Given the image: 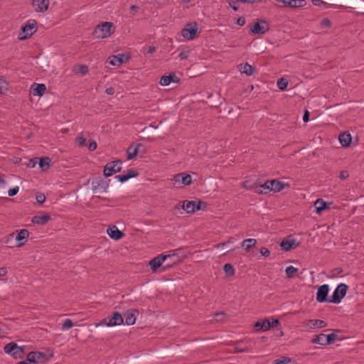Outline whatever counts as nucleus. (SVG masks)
Here are the masks:
<instances>
[{
  "mask_svg": "<svg viewBox=\"0 0 364 364\" xmlns=\"http://www.w3.org/2000/svg\"><path fill=\"white\" fill-rule=\"evenodd\" d=\"M73 321L71 319L67 318L65 320L63 323L62 324L61 329L63 331H67L73 327Z\"/></svg>",
  "mask_w": 364,
  "mask_h": 364,
  "instance_id": "obj_40",
  "label": "nucleus"
},
{
  "mask_svg": "<svg viewBox=\"0 0 364 364\" xmlns=\"http://www.w3.org/2000/svg\"><path fill=\"white\" fill-rule=\"evenodd\" d=\"M303 327L309 330L321 328L327 326V323L323 320L311 319L303 322Z\"/></svg>",
  "mask_w": 364,
  "mask_h": 364,
  "instance_id": "obj_7",
  "label": "nucleus"
},
{
  "mask_svg": "<svg viewBox=\"0 0 364 364\" xmlns=\"http://www.w3.org/2000/svg\"><path fill=\"white\" fill-rule=\"evenodd\" d=\"M257 244V240L255 239H246L242 242V247L244 248L246 251H249L251 248L255 247Z\"/></svg>",
  "mask_w": 364,
  "mask_h": 364,
  "instance_id": "obj_31",
  "label": "nucleus"
},
{
  "mask_svg": "<svg viewBox=\"0 0 364 364\" xmlns=\"http://www.w3.org/2000/svg\"><path fill=\"white\" fill-rule=\"evenodd\" d=\"M288 86V81L284 78H280L277 81V87L280 90H284Z\"/></svg>",
  "mask_w": 364,
  "mask_h": 364,
  "instance_id": "obj_39",
  "label": "nucleus"
},
{
  "mask_svg": "<svg viewBox=\"0 0 364 364\" xmlns=\"http://www.w3.org/2000/svg\"><path fill=\"white\" fill-rule=\"evenodd\" d=\"M50 159L48 157L41 158L39 161V166L42 170H46L50 166Z\"/></svg>",
  "mask_w": 364,
  "mask_h": 364,
  "instance_id": "obj_37",
  "label": "nucleus"
},
{
  "mask_svg": "<svg viewBox=\"0 0 364 364\" xmlns=\"http://www.w3.org/2000/svg\"><path fill=\"white\" fill-rule=\"evenodd\" d=\"M299 243L295 239L287 238L282 240L280 247L283 250L289 251L291 249L298 247Z\"/></svg>",
  "mask_w": 364,
  "mask_h": 364,
  "instance_id": "obj_16",
  "label": "nucleus"
},
{
  "mask_svg": "<svg viewBox=\"0 0 364 364\" xmlns=\"http://www.w3.org/2000/svg\"><path fill=\"white\" fill-rule=\"evenodd\" d=\"M328 290V285L323 284L320 286L316 293V301L320 303L328 301V299H327Z\"/></svg>",
  "mask_w": 364,
  "mask_h": 364,
  "instance_id": "obj_11",
  "label": "nucleus"
},
{
  "mask_svg": "<svg viewBox=\"0 0 364 364\" xmlns=\"http://www.w3.org/2000/svg\"><path fill=\"white\" fill-rule=\"evenodd\" d=\"M124 319L127 325H133L135 323L136 317L134 314L130 311H127L124 314Z\"/></svg>",
  "mask_w": 364,
  "mask_h": 364,
  "instance_id": "obj_34",
  "label": "nucleus"
},
{
  "mask_svg": "<svg viewBox=\"0 0 364 364\" xmlns=\"http://www.w3.org/2000/svg\"><path fill=\"white\" fill-rule=\"evenodd\" d=\"M162 256L170 257L169 259H166L163 262V271L168 270L171 267H173L174 264H178V262H179V257L176 254L162 255Z\"/></svg>",
  "mask_w": 364,
  "mask_h": 364,
  "instance_id": "obj_12",
  "label": "nucleus"
},
{
  "mask_svg": "<svg viewBox=\"0 0 364 364\" xmlns=\"http://www.w3.org/2000/svg\"><path fill=\"white\" fill-rule=\"evenodd\" d=\"M170 257L168 256H162V255H159L157 257H154L151 260L149 261V265L153 272H156L158 269H160V271H163V262L169 259Z\"/></svg>",
  "mask_w": 364,
  "mask_h": 364,
  "instance_id": "obj_8",
  "label": "nucleus"
},
{
  "mask_svg": "<svg viewBox=\"0 0 364 364\" xmlns=\"http://www.w3.org/2000/svg\"><path fill=\"white\" fill-rule=\"evenodd\" d=\"M326 345L333 343L337 339V334L333 333L326 335Z\"/></svg>",
  "mask_w": 364,
  "mask_h": 364,
  "instance_id": "obj_41",
  "label": "nucleus"
},
{
  "mask_svg": "<svg viewBox=\"0 0 364 364\" xmlns=\"http://www.w3.org/2000/svg\"><path fill=\"white\" fill-rule=\"evenodd\" d=\"M225 318V314L223 312H218L215 314V319L217 321H223Z\"/></svg>",
  "mask_w": 364,
  "mask_h": 364,
  "instance_id": "obj_42",
  "label": "nucleus"
},
{
  "mask_svg": "<svg viewBox=\"0 0 364 364\" xmlns=\"http://www.w3.org/2000/svg\"><path fill=\"white\" fill-rule=\"evenodd\" d=\"M107 235L115 240L121 239L124 236V233L120 231L116 226H112L107 230Z\"/></svg>",
  "mask_w": 364,
  "mask_h": 364,
  "instance_id": "obj_20",
  "label": "nucleus"
},
{
  "mask_svg": "<svg viewBox=\"0 0 364 364\" xmlns=\"http://www.w3.org/2000/svg\"><path fill=\"white\" fill-rule=\"evenodd\" d=\"M348 287L346 284H340L334 290L332 296L328 299V302L339 304L346 296Z\"/></svg>",
  "mask_w": 364,
  "mask_h": 364,
  "instance_id": "obj_2",
  "label": "nucleus"
},
{
  "mask_svg": "<svg viewBox=\"0 0 364 364\" xmlns=\"http://www.w3.org/2000/svg\"><path fill=\"white\" fill-rule=\"evenodd\" d=\"M229 4L230 7L232 8L235 11H237L238 9V5L237 1L232 0L231 1H230Z\"/></svg>",
  "mask_w": 364,
  "mask_h": 364,
  "instance_id": "obj_55",
  "label": "nucleus"
},
{
  "mask_svg": "<svg viewBox=\"0 0 364 364\" xmlns=\"http://www.w3.org/2000/svg\"><path fill=\"white\" fill-rule=\"evenodd\" d=\"M349 174L347 171H341L339 174V178L344 180L348 177Z\"/></svg>",
  "mask_w": 364,
  "mask_h": 364,
  "instance_id": "obj_52",
  "label": "nucleus"
},
{
  "mask_svg": "<svg viewBox=\"0 0 364 364\" xmlns=\"http://www.w3.org/2000/svg\"><path fill=\"white\" fill-rule=\"evenodd\" d=\"M279 323V321L278 319L272 318V321H270V328L275 327L278 326Z\"/></svg>",
  "mask_w": 364,
  "mask_h": 364,
  "instance_id": "obj_56",
  "label": "nucleus"
},
{
  "mask_svg": "<svg viewBox=\"0 0 364 364\" xmlns=\"http://www.w3.org/2000/svg\"><path fill=\"white\" fill-rule=\"evenodd\" d=\"M156 50V48L154 46H149L148 48V53H153Z\"/></svg>",
  "mask_w": 364,
  "mask_h": 364,
  "instance_id": "obj_61",
  "label": "nucleus"
},
{
  "mask_svg": "<svg viewBox=\"0 0 364 364\" xmlns=\"http://www.w3.org/2000/svg\"><path fill=\"white\" fill-rule=\"evenodd\" d=\"M181 176H182V173H178V174L175 175L173 177L174 182L175 183L181 182Z\"/></svg>",
  "mask_w": 364,
  "mask_h": 364,
  "instance_id": "obj_57",
  "label": "nucleus"
},
{
  "mask_svg": "<svg viewBox=\"0 0 364 364\" xmlns=\"http://www.w3.org/2000/svg\"><path fill=\"white\" fill-rule=\"evenodd\" d=\"M250 346L247 345L243 346L242 341L237 342L234 347V351L236 353L247 352L250 351Z\"/></svg>",
  "mask_w": 364,
  "mask_h": 364,
  "instance_id": "obj_32",
  "label": "nucleus"
},
{
  "mask_svg": "<svg viewBox=\"0 0 364 364\" xmlns=\"http://www.w3.org/2000/svg\"><path fill=\"white\" fill-rule=\"evenodd\" d=\"M268 30L265 21L255 23L250 28V31L254 34H264Z\"/></svg>",
  "mask_w": 364,
  "mask_h": 364,
  "instance_id": "obj_13",
  "label": "nucleus"
},
{
  "mask_svg": "<svg viewBox=\"0 0 364 364\" xmlns=\"http://www.w3.org/2000/svg\"><path fill=\"white\" fill-rule=\"evenodd\" d=\"M97 148V143L95 141L90 142L88 149L90 151H94Z\"/></svg>",
  "mask_w": 364,
  "mask_h": 364,
  "instance_id": "obj_54",
  "label": "nucleus"
},
{
  "mask_svg": "<svg viewBox=\"0 0 364 364\" xmlns=\"http://www.w3.org/2000/svg\"><path fill=\"white\" fill-rule=\"evenodd\" d=\"M223 270L225 273H234V268L230 264H225L223 266Z\"/></svg>",
  "mask_w": 364,
  "mask_h": 364,
  "instance_id": "obj_43",
  "label": "nucleus"
},
{
  "mask_svg": "<svg viewBox=\"0 0 364 364\" xmlns=\"http://www.w3.org/2000/svg\"><path fill=\"white\" fill-rule=\"evenodd\" d=\"M33 6L37 12H45L48 9L49 0H32Z\"/></svg>",
  "mask_w": 364,
  "mask_h": 364,
  "instance_id": "obj_14",
  "label": "nucleus"
},
{
  "mask_svg": "<svg viewBox=\"0 0 364 364\" xmlns=\"http://www.w3.org/2000/svg\"><path fill=\"white\" fill-rule=\"evenodd\" d=\"M312 343L319 344V345H326V335L323 333H321L319 335H316L311 340Z\"/></svg>",
  "mask_w": 364,
  "mask_h": 364,
  "instance_id": "obj_33",
  "label": "nucleus"
},
{
  "mask_svg": "<svg viewBox=\"0 0 364 364\" xmlns=\"http://www.w3.org/2000/svg\"><path fill=\"white\" fill-rule=\"evenodd\" d=\"M256 331H266L270 328V318L259 320L255 323Z\"/></svg>",
  "mask_w": 364,
  "mask_h": 364,
  "instance_id": "obj_18",
  "label": "nucleus"
},
{
  "mask_svg": "<svg viewBox=\"0 0 364 364\" xmlns=\"http://www.w3.org/2000/svg\"><path fill=\"white\" fill-rule=\"evenodd\" d=\"M238 70L242 74H245L247 76L252 75L255 71L254 68L247 63L239 65Z\"/></svg>",
  "mask_w": 364,
  "mask_h": 364,
  "instance_id": "obj_21",
  "label": "nucleus"
},
{
  "mask_svg": "<svg viewBox=\"0 0 364 364\" xmlns=\"http://www.w3.org/2000/svg\"><path fill=\"white\" fill-rule=\"evenodd\" d=\"M36 22L35 21H28L22 27L21 31L18 34V39L22 41L31 36L36 31Z\"/></svg>",
  "mask_w": 364,
  "mask_h": 364,
  "instance_id": "obj_5",
  "label": "nucleus"
},
{
  "mask_svg": "<svg viewBox=\"0 0 364 364\" xmlns=\"http://www.w3.org/2000/svg\"><path fill=\"white\" fill-rule=\"evenodd\" d=\"M327 203L323 199H317L314 202V207L317 213L320 214L326 208Z\"/></svg>",
  "mask_w": 364,
  "mask_h": 364,
  "instance_id": "obj_29",
  "label": "nucleus"
},
{
  "mask_svg": "<svg viewBox=\"0 0 364 364\" xmlns=\"http://www.w3.org/2000/svg\"><path fill=\"white\" fill-rule=\"evenodd\" d=\"M17 364H30L27 359L26 360L20 361Z\"/></svg>",
  "mask_w": 364,
  "mask_h": 364,
  "instance_id": "obj_64",
  "label": "nucleus"
},
{
  "mask_svg": "<svg viewBox=\"0 0 364 364\" xmlns=\"http://www.w3.org/2000/svg\"><path fill=\"white\" fill-rule=\"evenodd\" d=\"M198 26L196 23L193 26L192 24L186 25L181 31L182 36L187 40H193L195 38Z\"/></svg>",
  "mask_w": 364,
  "mask_h": 364,
  "instance_id": "obj_9",
  "label": "nucleus"
},
{
  "mask_svg": "<svg viewBox=\"0 0 364 364\" xmlns=\"http://www.w3.org/2000/svg\"><path fill=\"white\" fill-rule=\"evenodd\" d=\"M123 323L124 318L119 312L115 311L112 316L103 318L99 323H97L96 326L106 325L107 326H114L121 325Z\"/></svg>",
  "mask_w": 364,
  "mask_h": 364,
  "instance_id": "obj_4",
  "label": "nucleus"
},
{
  "mask_svg": "<svg viewBox=\"0 0 364 364\" xmlns=\"http://www.w3.org/2000/svg\"><path fill=\"white\" fill-rule=\"evenodd\" d=\"M36 199L38 203H43L46 200V196L43 193H37Z\"/></svg>",
  "mask_w": 364,
  "mask_h": 364,
  "instance_id": "obj_45",
  "label": "nucleus"
},
{
  "mask_svg": "<svg viewBox=\"0 0 364 364\" xmlns=\"http://www.w3.org/2000/svg\"><path fill=\"white\" fill-rule=\"evenodd\" d=\"M283 3L285 6L292 8H301L304 7L306 4L305 0H279Z\"/></svg>",
  "mask_w": 364,
  "mask_h": 364,
  "instance_id": "obj_19",
  "label": "nucleus"
},
{
  "mask_svg": "<svg viewBox=\"0 0 364 364\" xmlns=\"http://www.w3.org/2000/svg\"><path fill=\"white\" fill-rule=\"evenodd\" d=\"M29 237V232L26 229H21L18 232V234L16 237V240L17 241V247H21L25 244L28 237Z\"/></svg>",
  "mask_w": 364,
  "mask_h": 364,
  "instance_id": "obj_17",
  "label": "nucleus"
},
{
  "mask_svg": "<svg viewBox=\"0 0 364 364\" xmlns=\"http://www.w3.org/2000/svg\"><path fill=\"white\" fill-rule=\"evenodd\" d=\"M192 183V178L191 175L183 173L181 176V183L185 186H189Z\"/></svg>",
  "mask_w": 364,
  "mask_h": 364,
  "instance_id": "obj_38",
  "label": "nucleus"
},
{
  "mask_svg": "<svg viewBox=\"0 0 364 364\" xmlns=\"http://www.w3.org/2000/svg\"><path fill=\"white\" fill-rule=\"evenodd\" d=\"M270 191L279 192L284 188V183L277 180H270Z\"/></svg>",
  "mask_w": 364,
  "mask_h": 364,
  "instance_id": "obj_24",
  "label": "nucleus"
},
{
  "mask_svg": "<svg viewBox=\"0 0 364 364\" xmlns=\"http://www.w3.org/2000/svg\"><path fill=\"white\" fill-rule=\"evenodd\" d=\"M141 144H138L137 146H130L128 147L127 150V159H134L138 154V149Z\"/></svg>",
  "mask_w": 364,
  "mask_h": 364,
  "instance_id": "obj_27",
  "label": "nucleus"
},
{
  "mask_svg": "<svg viewBox=\"0 0 364 364\" xmlns=\"http://www.w3.org/2000/svg\"><path fill=\"white\" fill-rule=\"evenodd\" d=\"M114 32V26L112 22H103L98 25L95 31L94 35L97 38H106L109 37Z\"/></svg>",
  "mask_w": 364,
  "mask_h": 364,
  "instance_id": "obj_1",
  "label": "nucleus"
},
{
  "mask_svg": "<svg viewBox=\"0 0 364 364\" xmlns=\"http://www.w3.org/2000/svg\"><path fill=\"white\" fill-rule=\"evenodd\" d=\"M19 191V188L18 186H15L13 188H11L9 191H8V195L9 196H14L15 195L17 194V193Z\"/></svg>",
  "mask_w": 364,
  "mask_h": 364,
  "instance_id": "obj_49",
  "label": "nucleus"
},
{
  "mask_svg": "<svg viewBox=\"0 0 364 364\" xmlns=\"http://www.w3.org/2000/svg\"><path fill=\"white\" fill-rule=\"evenodd\" d=\"M260 253L262 255L264 256V257H267L270 254V252L268 250L267 248L266 247H262L260 249Z\"/></svg>",
  "mask_w": 364,
  "mask_h": 364,
  "instance_id": "obj_53",
  "label": "nucleus"
},
{
  "mask_svg": "<svg viewBox=\"0 0 364 364\" xmlns=\"http://www.w3.org/2000/svg\"><path fill=\"white\" fill-rule=\"evenodd\" d=\"M4 350L6 353L11 355L15 359L22 358L24 354L23 347L17 346L14 342L6 344Z\"/></svg>",
  "mask_w": 364,
  "mask_h": 364,
  "instance_id": "obj_3",
  "label": "nucleus"
},
{
  "mask_svg": "<svg viewBox=\"0 0 364 364\" xmlns=\"http://www.w3.org/2000/svg\"><path fill=\"white\" fill-rule=\"evenodd\" d=\"M173 77H176L175 75L162 76L159 82L160 85L163 86L168 85L171 82H174Z\"/></svg>",
  "mask_w": 364,
  "mask_h": 364,
  "instance_id": "obj_35",
  "label": "nucleus"
},
{
  "mask_svg": "<svg viewBox=\"0 0 364 364\" xmlns=\"http://www.w3.org/2000/svg\"><path fill=\"white\" fill-rule=\"evenodd\" d=\"M301 271L299 268L294 266H289L285 269V273H296Z\"/></svg>",
  "mask_w": 364,
  "mask_h": 364,
  "instance_id": "obj_44",
  "label": "nucleus"
},
{
  "mask_svg": "<svg viewBox=\"0 0 364 364\" xmlns=\"http://www.w3.org/2000/svg\"><path fill=\"white\" fill-rule=\"evenodd\" d=\"M124 55H112L107 59V62L114 66H119L124 62Z\"/></svg>",
  "mask_w": 364,
  "mask_h": 364,
  "instance_id": "obj_25",
  "label": "nucleus"
},
{
  "mask_svg": "<svg viewBox=\"0 0 364 364\" xmlns=\"http://www.w3.org/2000/svg\"><path fill=\"white\" fill-rule=\"evenodd\" d=\"M136 176H138L137 171L134 170H128L125 173L117 176V178L119 181L123 183L127 181L128 179L135 177Z\"/></svg>",
  "mask_w": 364,
  "mask_h": 364,
  "instance_id": "obj_23",
  "label": "nucleus"
},
{
  "mask_svg": "<svg viewBox=\"0 0 364 364\" xmlns=\"http://www.w3.org/2000/svg\"><path fill=\"white\" fill-rule=\"evenodd\" d=\"M230 242H231V240H228L227 242H223V243H220V244L216 246V247H217V248H219V247H224L225 245H226L228 243H230Z\"/></svg>",
  "mask_w": 364,
  "mask_h": 364,
  "instance_id": "obj_62",
  "label": "nucleus"
},
{
  "mask_svg": "<svg viewBox=\"0 0 364 364\" xmlns=\"http://www.w3.org/2000/svg\"><path fill=\"white\" fill-rule=\"evenodd\" d=\"M46 90V87L44 84H37L36 87L33 89V95L41 96L43 95Z\"/></svg>",
  "mask_w": 364,
  "mask_h": 364,
  "instance_id": "obj_36",
  "label": "nucleus"
},
{
  "mask_svg": "<svg viewBox=\"0 0 364 364\" xmlns=\"http://www.w3.org/2000/svg\"><path fill=\"white\" fill-rule=\"evenodd\" d=\"M76 141L80 146H83L85 144L86 139L83 136L77 137Z\"/></svg>",
  "mask_w": 364,
  "mask_h": 364,
  "instance_id": "obj_48",
  "label": "nucleus"
},
{
  "mask_svg": "<svg viewBox=\"0 0 364 364\" xmlns=\"http://www.w3.org/2000/svg\"><path fill=\"white\" fill-rule=\"evenodd\" d=\"M47 360L46 354L41 352H30L27 355V360L29 363H43Z\"/></svg>",
  "mask_w": 364,
  "mask_h": 364,
  "instance_id": "obj_10",
  "label": "nucleus"
},
{
  "mask_svg": "<svg viewBox=\"0 0 364 364\" xmlns=\"http://www.w3.org/2000/svg\"><path fill=\"white\" fill-rule=\"evenodd\" d=\"M121 161H114L108 163L105 167H104V175L105 177H108L112 176L113 173H116L117 172H119L122 169L121 167Z\"/></svg>",
  "mask_w": 364,
  "mask_h": 364,
  "instance_id": "obj_6",
  "label": "nucleus"
},
{
  "mask_svg": "<svg viewBox=\"0 0 364 364\" xmlns=\"http://www.w3.org/2000/svg\"><path fill=\"white\" fill-rule=\"evenodd\" d=\"M114 92V89L112 87L107 88L105 90V92L109 95H113Z\"/></svg>",
  "mask_w": 364,
  "mask_h": 364,
  "instance_id": "obj_58",
  "label": "nucleus"
},
{
  "mask_svg": "<svg viewBox=\"0 0 364 364\" xmlns=\"http://www.w3.org/2000/svg\"><path fill=\"white\" fill-rule=\"evenodd\" d=\"M189 53H190V50H182L179 55H178V57L180 58L181 60H185L186 58H188V55H189Z\"/></svg>",
  "mask_w": 364,
  "mask_h": 364,
  "instance_id": "obj_47",
  "label": "nucleus"
},
{
  "mask_svg": "<svg viewBox=\"0 0 364 364\" xmlns=\"http://www.w3.org/2000/svg\"><path fill=\"white\" fill-rule=\"evenodd\" d=\"M242 186L246 189H250V190L253 189L254 191H255V187L252 185H250L249 182L247 181H244L242 183Z\"/></svg>",
  "mask_w": 364,
  "mask_h": 364,
  "instance_id": "obj_51",
  "label": "nucleus"
},
{
  "mask_svg": "<svg viewBox=\"0 0 364 364\" xmlns=\"http://www.w3.org/2000/svg\"><path fill=\"white\" fill-rule=\"evenodd\" d=\"M88 67L82 64L75 65L73 68V71L75 73H79L82 75H86L88 73Z\"/></svg>",
  "mask_w": 364,
  "mask_h": 364,
  "instance_id": "obj_30",
  "label": "nucleus"
},
{
  "mask_svg": "<svg viewBox=\"0 0 364 364\" xmlns=\"http://www.w3.org/2000/svg\"><path fill=\"white\" fill-rule=\"evenodd\" d=\"M303 120L304 122H307L309 120V112L308 111L305 112L303 116Z\"/></svg>",
  "mask_w": 364,
  "mask_h": 364,
  "instance_id": "obj_59",
  "label": "nucleus"
},
{
  "mask_svg": "<svg viewBox=\"0 0 364 364\" xmlns=\"http://www.w3.org/2000/svg\"><path fill=\"white\" fill-rule=\"evenodd\" d=\"M331 25V21L328 18H324L321 22V26L322 28L329 27Z\"/></svg>",
  "mask_w": 364,
  "mask_h": 364,
  "instance_id": "obj_50",
  "label": "nucleus"
},
{
  "mask_svg": "<svg viewBox=\"0 0 364 364\" xmlns=\"http://www.w3.org/2000/svg\"><path fill=\"white\" fill-rule=\"evenodd\" d=\"M237 23L240 26H243L245 23V18H243V17L238 18Z\"/></svg>",
  "mask_w": 364,
  "mask_h": 364,
  "instance_id": "obj_60",
  "label": "nucleus"
},
{
  "mask_svg": "<svg viewBox=\"0 0 364 364\" xmlns=\"http://www.w3.org/2000/svg\"><path fill=\"white\" fill-rule=\"evenodd\" d=\"M351 139L350 134L343 133L339 136V141L343 146H348L351 142Z\"/></svg>",
  "mask_w": 364,
  "mask_h": 364,
  "instance_id": "obj_28",
  "label": "nucleus"
},
{
  "mask_svg": "<svg viewBox=\"0 0 364 364\" xmlns=\"http://www.w3.org/2000/svg\"><path fill=\"white\" fill-rule=\"evenodd\" d=\"M269 181H266L264 184L255 186V193L258 194H267L270 192Z\"/></svg>",
  "mask_w": 364,
  "mask_h": 364,
  "instance_id": "obj_22",
  "label": "nucleus"
},
{
  "mask_svg": "<svg viewBox=\"0 0 364 364\" xmlns=\"http://www.w3.org/2000/svg\"><path fill=\"white\" fill-rule=\"evenodd\" d=\"M182 208L187 213H193L200 209V202L197 203L196 201L185 200L183 203Z\"/></svg>",
  "mask_w": 364,
  "mask_h": 364,
  "instance_id": "obj_15",
  "label": "nucleus"
},
{
  "mask_svg": "<svg viewBox=\"0 0 364 364\" xmlns=\"http://www.w3.org/2000/svg\"><path fill=\"white\" fill-rule=\"evenodd\" d=\"M50 219V216L49 215H36L33 217L32 222L33 223H36L38 225H45L48 222V220Z\"/></svg>",
  "mask_w": 364,
  "mask_h": 364,
  "instance_id": "obj_26",
  "label": "nucleus"
},
{
  "mask_svg": "<svg viewBox=\"0 0 364 364\" xmlns=\"http://www.w3.org/2000/svg\"><path fill=\"white\" fill-rule=\"evenodd\" d=\"M138 9H139V8H138V6H135V5H132V6H131V7H130V9H131L132 11H136Z\"/></svg>",
  "mask_w": 364,
  "mask_h": 364,
  "instance_id": "obj_63",
  "label": "nucleus"
},
{
  "mask_svg": "<svg viewBox=\"0 0 364 364\" xmlns=\"http://www.w3.org/2000/svg\"><path fill=\"white\" fill-rule=\"evenodd\" d=\"M6 81L4 79L0 78V94L4 93V92L6 90Z\"/></svg>",
  "mask_w": 364,
  "mask_h": 364,
  "instance_id": "obj_46",
  "label": "nucleus"
}]
</instances>
